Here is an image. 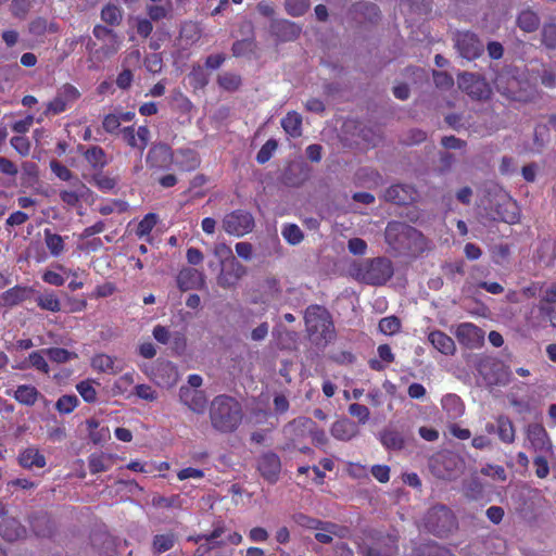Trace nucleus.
<instances>
[{
	"label": "nucleus",
	"mask_w": 556,
	"mask_h": 556,
	"mask_svg": "<svg viewBox=\"0 0 556 556\" xmlns=\"http://www.w3.org/2000/svg\"><path fill=\"white\" fill-rule=\"evenodd\" d=\"M212 428L222 434L236 432L243 420V409L238 400L230 395H217L208 408Z\"/></svg>",
	"instance_id": "obj_1"
},
{
	"label": "nucleus",
	"mask_w": 556,
	"mask_h": 556,
	"mask_svg": "<svg viewBox=\"0 0 556 556\" xmlns=\"http://www.w3.org/2000/svg\"><path fill=\"white\" fill-rule=\"evenodd\" d=\"M384 239L393 250L412 256H417L428 249V240L422 232L403 222H389Z\"/></svg>",
	"instance_id": "obj_2"
},
{
	"label": "nucleus",
	"mask_w": 556,
	"mask_h": 556,
	"mask_svg": "<svg viewBox=\"0 0 556 556\" xmlns=\"http://www.w3.org/2000/svg\"><path fill=\"white\" fill-rule=\"evenodd\" d=\"M306 331L309 336L331 342L336 338L334 325L328 309L318 304H312L304 314Z\"/></svg>",
	"instance_id": "obj_3"
},
{
	"label": "nucleus",
	"mask_w": 556,
	"mask_h": 556,
	"mask_svg": "<svg viewBox=\"0 0 556 556\" xmlns=\"http://www.w3.org/2000/svg\"><path fill=\"white\" fill-rule=\"evenodd\" d=\"M394 274L392 262L383 256L366 260L356 269V277L370 286H383Z\"/></svg>",
	"instance_id": "obj_4"
},
{
	"label": "nucleus",
	"mask_w": 556,
	"mask_h": 556,
	"mask_svg": "<svg viewBox=\"0 0 556 556\" xmlns=\"http://www.w3.org/2000/svg\"><path fill=\"white\" fill-rule=\"evenodd\" d=\"M426 529L433 535L447 536L458 527L454 513L445 505L432 506L426 514Z\"/></svg>",
	"instance_id": "obj_5"
},
{
	"label": "nucleus",
	"mask_w": 556,
	"mask_h": 556,
	"mask_svg": "<svg viewBox=\"0 0 556 556\" xmlns=\"http://www.w3.org/2000/svg\"><path fill=\"white\" fill-rule=\"evenodd\" d=\"M463 459L452 452H440L429 459L431 473L441 480H455L462 472Z\"/></svg>",
	"instance_id": "obj_6"
},
{
	"label": "nucleus",
	"mask_w": 556,
	"mask_h": 556,
	"mask_svg": "<svg viewBox=\"0 0 556 556\" xmlns=\"http://www.w3.org/2000/svg\"><path fill=\"white\" fill-rule=\"evenodd\" d=\"M254 218L243 210H236L223 218V229L231 236L242 237L253 230Z\"/></svg>",
	"instance_id": "obj_7"
},
{
	"label": "nucleus",
	"mask_w": 556,
	"mask_h": 556,
	"mask_svg": "<svg viewBox=\"0 0 556 556\" xmlns=\"http://www.w3.org/2000/svg\"><path fill=\"white\" fill-rule=\"evenodd\" d=\"M458 87L466 92L470 98L477 100L488 99L491 89L486 80L472 73H462L457 77Z\"/></svg>",
	"instance_id": "obj_8"
},
{
	"label": "nucleus",
	"mask_w": 556,
	"mask_h": 556,
	"mask_svg": "<svg viewBox=\"0 0 556 556\" xmlns=\"http://www.w3.org/2000/svg\"><path fill=\"white\" fill-rule=\"evenodd\" d=\"M230 255L222 261V269L217 277V283L222 288L228 289L235 287L245 275L247 268L233 256Z\"/></svg>",
	"instance_id": "obj_9"
},
{
	"label": "nucleus",
	"mask_w": 556,
	"mask_h": 556,
	"mask_svg": "<svg viewBox=\"0 0 556 556\" xmlns=\"http://www.w3.org/2000/svg\"><path fill=\"white\" fill-rule=\"evenodd\" d=\"M455 48L468 61L478 59L484 50L479 37L471 31H458L455 36Z\"/></svg>",
	"instance_id": "obj_10"
},
{
	"label": "nucleus",
	"mask_w": 556,
	"mask_h": 556,
	"mask_svg": "<svg viewBox=\"0 0 556 556\" xmlns=\"http://www.w3.org/2000/svg\"><path fill=\"white\" fill-rule=\"evenodd\" d=\"M79 98V90L71 84H65L59 89L56 96L47 104L46 114H61L71 108Z\"/></svg>",
	"instance_id": "obj_11"
},
{
	"label": "nucleus",
	"mask_w": 556,
	"mask_h": 556,
	"mask_svg": "<svg viewBox=\"0 0 556 556\" xmlns=\"http://www.w3.org/2000/svg\"><path fill=\"white\" fill-rule=\"evenodd\" d=\"M147 166L150 169L167 170L174 163V153L167 143L159 142L152 144L146 157Z\"/></svg>",
	"instance_id": "obj_12"
},
{
	"label": "nucleus",
	"mask_w": 556,
	"mask_h": 556,
	"mask_svg": "<svg viewBox=\"0 0 556 556\" xmlns=\"http://www.w3.org/2000/svg\"><path fill=\"white\" fill-rule=\"evenodd\" d=\"M289 428L294 431H302L303 434H308L312 443L316 447H325L329 443V438L324 429L319 428L311 418L299 417L289 422Z\"/></svg>",
	"instance_id": "obj_13"
},
{
	"label": "nucleus",
	"mask_w": 556,
	"mask_h": 556,
	"mask_svg": "<svg viewBox=\"0 0 556 556\" xmlns=\"http://www.w3.org/2000/svg\"><path fill=\"white\" fill-rule=\"evenodd\" d=\"M484 331L472 323L459 324L455 337L460 345L469 350L479 349L484 343Z\"/></svg>",
	"instance_id": "obj_14"
},
{
	"label": "nucleus",
	"mask_w": 556,
	"mask_h": 556,
	"mask_svg": "<svg viewBox=\"0 0 556 556\" xmlns=\"http://www.w3.org/2000/svg\"><path fill=\"white\" fill-rule=\"evenodd\" d=\"M153 381L162 388H170L178 381L179 374L175 364L167 359H157L152 367Z\"/></svg>",
	"instance_id": "obj_15"
},
{
	"label": "nucleus",
	"mask_w": 556,
	"mask_h": 556,
	"mask_svg": "<svg viewBox=\"0 0 556 556\" xmlns=\"http://www.w3.org/2000/svg\"><path fill=\"white\" fill-rule=\"evenodd\" d=\"M526 437L534 452L553 453V443L543 425L536 422L528 425Z\"/></svg>",
	"instance_id": "obj_16"
},
{
	"label": "nucleus",
	"mask_w": 556,
	"mask_h": 556,
	"mask_svg": "<svg viewBox=\"0 0 556 556\" xmlns=\"http://www.w3.org/2000/svg\"><path fill=\"white\" fill-rule=\"evenodd\" d=\"M417 190L412 185L396 184L389 187L384 192V199L396 205H407L416 201Z\"/></svg>",
	"instance_id": "obj_17"
},
{
	"label": "nucleus",
	"mask_w": 556,
	"mask_h": 556,
	"mask_svg": "<svg viewBox=\"0 0 556 556\" xmlns=\"http://www.w3.org/2000/svg\"><path fill=\"white\" fill-rule=\"evenodd\" d=\"M359 433L358 425L345 416L338 418L330 427L331 437L341 442L352 441Z\"/></svg>",
	"instance_id": "obj_18"
},
{
	"label": "nucleus",
	"mask_w": 556,
	"mask_h": 556,
	"mask_svg": "<svg viewBox=\"0 0 556 556\" xmlns=\"http://www.w3.org/2000/svg\"><path fill=\"white\" fill-rule=\"evenodd\" d=\"M179 399L193 413L202 414L206 409L207 399L202 390L182 386L179 389Z\"/></svg>",
	"instance_id": "obj_19"
},
{
	"label": "nucleus",
	"mask_w": 556,
	"mask_h": 556,
	"mask_svg": "<svg viewBox=\"0 0 556 556\" xmlns=\"http://www.w3.org/2000/svg\"><path fill=\"white\" fill-rule=\"evenodd\" d=\"M257 469L266 481L269 483L277 482L281 470V462L279 456L273 452L263 454L258 458Z\"/></svg>",
	"instance_id": "obj_20"
},
{
	"label": "nucleus",
	"mask_w": 556,
	"mask_h": 556,
	"mask_svg": "<svg viewBox=\"0 0 556 556\" xmlns=\"http://www.w3.org/2000/svg\"><path fill=\"white\" fill-rule=\"evenodd\" d=\"M34 289L28 286L15 285L0 293V307L11 308L30 299Z\"/></svg>",
	"instance_id": "obj_21"
},
{
	"label": "nucleus",
	"mask_w": 556,
	"mask_h": 556,
	"mask_svg": "<svg viewBox=\"0 0 556 556\" xmlns=\"http://www.w3.org/2000/svg\"><path fill=\"white\" fill-rule=\"evenodd\" d=\"M93 36L101 41H111V46H102L99 50L104 56L109 58L117 53L121 47V40L117 34L103 25H96L93 27Z\"/></svg>",
	"instance_id": "obj_22"
},
{
	"label": "nucleus",
	"mask_w": 556,
	"mask_h": 556,
	"mask_svg": "<svg viewBox=\"0 0 556 556\" xmlns=\"http://www.w3.org/2000/svg\"><path fill=\"white\" fill-rule=\"evenodd\" d=\"M60 31V26L55 22H49L43 16L33 18L27 25V33L36 39L37 42H43L45 36L49 34H56Z\"/></svg>",
	"instance_id": "obj_23"
},
{
	"label": "nucleus",
	"mask_w": 556,
	"mask_h": 556,
	"mask_svg": "<svg viewBox=\"0 0 556 556\" xmlns=\"http://www.w3.org/2000/svg\"><path fill=\"white\" fill-rule=\"evenodd\" d=\"M428 341L437 351L444 355H454L456 352L454 340L441 330L430 331L428 334Z\"/></svg>",
	"instance_id": "obj_24"
},
{
	"label": "nucleus",
	"mask_w": 556,
	"mask_h": 556,
	"mask_svg": "<svg viewBox=\"0 0 556 556\" xmlns=\"http://www.w3.org/2000/svg\"><path fill=\"white\" fill-rule=\"evenodd\" d=\"M540 314L543 318L549 320L551 325L556 328V290H547L538 305Z\"/></svg>",
	"instance_id": "obj_25"
},
{
	"label": "nucleus",
	"mask_w": 556,
	"mask_h": 556,
	"mask_svg": "<svg viewBox=\"0 0 556 556\" xmlns=\"http://www.w3.org/2000/svg\"><path fill=\"white\" fill-rule=\"evenodd\" d=\"M18 464L26 469L43 468L47 464L46 457L37 447L30 446L18 454Z\"/></svg>",
	"instance_id": "obj_26"
},
{
	"label": "nucleus",
	"mask_w": 556,
	"mask_h": 556,
	"mask_svg": "<svg viewBox=\"0 0 556 556\" xmlns=\"http://www.w3.org/2000/svg\"><path fill=\"white\" fill-rule=\"evenodd\" d=\"M136 61L138 62L140 60V52L138 50L131 51L122 63L123 70L117 75L115 84L116 86L122 90H128L134 81V73L130 68L126 67V65L129 63V61Z\"/></svg>",
	"instance_id": "obj_27"
},
{
	"label": "nucleus",
	"mask_w": 556,
	"mask_h": 556,
	"mask_svg": "<svg viewBox=\"0 0 556 556\" xmlns=\"http://www.w3.org/2000/svg\"><path fill=\"white\" fill-rule=\"evenodd\" d=\"M202 282V274L195 268L181 269L177 276V285L182 291L195 289Z\"/></svg>",
	"instance_id": "obj_28"
},
{
	"label": "nucleus",
	"mask_w": 556,
	"mask_h": 556,
	"mask_svg": "<svg viewBox=\"0 0 556 556\" xmlns=\"http://www.w3.org/2000/svg\"><path fill=\"white\" fill-rule=\"evenodd\" d=\"M177 540V534L173 531L155 534L151 544V552L153 556H159L167 551H170L175 546Z\"/></svg>",
	"instance_id": "obj_29"
},
{
	"label": "nucleus",
	"mask_w": 556,
	"mask_h": 556,
	"mask_svg": "<svg viewBox=\"0 0 556 556\" xmlns=\"http://www.w3.org/2000/svg\"><path fill=\"white\" fill-rule=\"evenodd\" d=\"M273 31L281 41H292L300 36L301 28L293 22L282 20L273 25Z\"/></svg>",
	"instance_id": "obj_30"
},
{
	"label": "nucleus",
	"mask_w": 556,
	"mask_h": 556,
	"mask_svg": "<svg viewBox=\"0 0 556 556\" xmlns=\"http://www.w3.org/2000/svg\"><path fill=\"white\" fill-rule=\"evenodd\" d=\"M496 86L498 91L511 101L528 102L530 100V94L526 89L519 88L520 83L516 78L508 79L507 88L501 87L500 84Z\"/></svg>",
	"instance_id": "obj_31"
},
{
	"label": "nucleus",
	"mask_w": 556,
	"mask_h": 556,
	"mask_svg": "<svg viewBox=\"0 0 556 556\" xmlns=\"http://www.w3.org/2000/svg\"><path fill=\"white\" fill-rule=\"evenodd\" d=\"M292 519L298 526H300L302 528H306V529L323 530V531L331 532V529L336 528V525L332 522H324L319 519L309 517L302 513L294 514L292 516Z\"/></svg>",
	"instance_id": "obj_32"
},
{
	"label": "nucleus",
	"mask_w": 556,
	"mask_h": 556,
	"mask_svg": "<svg viewBox=\"0 0 556 556\" xmlns=\"http://www.w3.org/2000/svg\"><path fill=\"white\" fill-rule=\"evenodd\" d=\"M441 405L446 412L448 418L456 419L464 414L465 406L462 399L453 393L444 395L441 400Z\"/></svg>",
	"instance_id": "obj_33"
},
{
	"label": "nucleus",
	"mask_w": 556,
	"mask_h": 556,
	"mask_svg": "<svg viewBox=\"0 0 556 556\" xmlns=\"http://www.w3.org/2000/svg\"><path fill=\"white\" fill-rule=\"evenodd\" d=\"M302 116L295 111L288 112L281 119V127L292 138L302 136Z\"/></svg>",
	"instance_id": "obj_34"
},
{
	"label": "nucleus",
	"mask_w": 556,
	"mask_h": 556,
	"mask_svg": "<svg viewBox=\"0 0 556 556\" xmlns=\"http://www.w3.org/2000/svg\"><path fill=\"white\" fill-rule=\"evenodd\" d=\"M25 533V528L16 519H8L0 525V534L9 542L23 538Z\"/></svg>",
	"instance_id": "obj_35"
},
{
	"label": "nucleus",
	"mask_w": 556,
	"mask_h": 556,
	"mask_svg": "<svg viewBox=\"0 0 556 556\" xmlns=\"http://www.w3.org/2000/svg\"><path fill=\"white\" fill-rule=\"evenodd\" d=\"M497 434L503 443L511 444L516 438V429L509 417L501 415L496 419Z\"/></svg>",
	"instance_id": "obj_36"
},
{
	"label": "nucleus",
	"mask_w": 556,
	"mask_h": 556,
	"mask_svg": "<svg viewBox=\"0 0 556 556\" xmlns=\"http://www.w3.org/2000/svg\"><path fill=\"white\" fill-rule=\"evenodd\" d=\"M517 25L526 33H533L540 26V17L532 10H523L517 16Z\"/></svg>",
	"instance_id": "obj_37"
},
{
	"label": "nucleus",
	"mask_w": 556,
	"mask_h": 556,
	"mask_svg": "<svg viewBox=\"0 0 556 556\" xmlns=\"http://www.w3.org/2000/svg\"><path fill=\"white\" fill-rule=\"evenodd\" d=\"M45 243L50 254L54 257L60 256L65 250V243L62 236L52 232L46 228L43 230Z\"/></svg>",
	"instance_id": "obj_38"
},
{
	"label": "nucleus",
	"mask_w": 556,
	"mask_h": 556,
	"mask_svg": "<svg viewBox=\"0 0 556 556\" xmlns=\"http://www.w3.org/2000/svg\"><path fill=\"white\" fill-rule=\"evenodd\" d=\"M38 396V390L34 386L29 384L18 386L14 392V399L18 403L27 406H33L37 402Z\"/></svg>",
	"instance_id": "obj_39"
},
{
	"label": "nucleus",
	"mask_w": 556,
	"mask_h": 556,
	"mask_svg": "<svg viewBox=\"0 0 556 556\" xmlns=\"http://www.w3.org/2000/svg\"><path fill=\"white\" fill-rule=\"evenodd\" d=\"M257 43L254 38H245L236 40L232 43L231 52L235 58L251 56L255 53Z\"/></svg>",
	"instance_id": "obj_40"
},
{
	"label": "nucleus",
	"mask_w": 556,
	"mask_h": 556,
	"mask_svg": "<svg viewBox=\"0 0 556 556\" xmlns=\"http://www.w3.org/2000/svg\"><path fill=\"white\" fill-rule=\"evenodd\" d=\"M380 441L388 450L400 451L405 445L404 437L396 430H384L380 435Z\"/></svg>",
	"instance_id": "obj_41"
},
{
	"label": "nucleus",
	"mask_w": 556,
	"mask_h": 556,
	"mask_svg": "<svg viewBox=\"0 0 556 556\" xmlns=\"http://www.w3.org/2000/svg\"><path fill=\"white\" fill-rule=\"evenodd\" d=\"M463 492L470 500H479L483 496L484 485L479 477L472 476L464 481Z\"/></svg>",
	"instance_id": "obj_42"
},
{
	"label": "nucleus",
	"mask_w": 556,
	"mask_h": 556,
	"mask_svg": "<svg viewBox=\"0 0 556 556\" xmlns=\"http://www.w3.org/2000/svg\"><path fill=\"white\" fill-rule=\"evenodd\" d=\"M84 157L93 168H103L108 164L106 154L99 146L88 148Z\"/></svg>",
	"instance_id": "obj_43"
},
{
	"label": "nucleus",
	"mask_w": 556,
	"mask_h": 556,
	"mask_svg": "<svg viewBox=\"0 0 556 556\" xmlns=\"http://www.w3.org/2000/svg\"><path fill=\"white\" fill-rule=\"evenodd\" d=\"M226 532V527L223 522H217L214 525L213 530L210 533H205V542L207 546L205 551L215 549L226 545L224 540H218Z\"/></svg>",
	"instance_id": "obj_44"
},
{
	"label": "nucleus",
	"mask_w": 556,
	"mask_h": 556,
	"mask_svg": "<svg viewBox=\"0 0 556 556\" xmlns=\"http://www.w3.org/2000/svg\"><path fill=\"white\" fill-rule=\"evenodd\" d=\"M114 357L104 353L93 355L90 362L91 367L99 372L114 374Z\"/></svg>",
	"instance_id": "obj_45"
},
{
	"label": "nucleus",
	"mask_w": 556,
	"mask_h": 556,
	"mask_svg": "<svg viewBox=\"0 0 556 556\" xmlns=\"http://www.w3.org/2000/svg\"><path fill=\"white\" fill-rule=\"evenodd\" d=\"M202 29L195 22H186L180 28V38L189 45H193L200 40Z\"/></svg>",
	"instance_id": "obj_46"
},
{
	"label": "nucleus",
	"mask_w": 556,
	"mask_h": 556,
	"mask_svg": "<svg viewBox=\"0 0 556 556\" xmlns=\"http://www.w3.org/2000/svg\"><path fill=\"white\" fill-rule=\"evenodd\" d=\"M87 429L89 432V439L94 443L99 444L106 440L110 435L109 428H101L99 429L100 422L94 419L90 418L86 420Z\"/></svg>",
	"instance_id": "obj_47"
},
{
	"label": "nucleus",
	"mask_w": 556,
	"mask_h": 556,
	"mask_svg": "<svg viewBox=\"0 0 556 556\" xmlns=\"http://www.w3.org/2000/svg\"><path fill=\"white\" fill-rule=\"evenodd\" d=\"M37 305L45 311L58 313L61 311V302L53 291L40 294L36 299Z\"/></svg>",
	"instance_id": "obj_48"
},
{
	"label": "nucleus",
	"mask_w": 556,
	"mask_h": 556,
	"mask_svg": "<svg viewBox=\"0 0 556 556\" xmlns=\"http://www.w3.org/2000/svg\"><path fill=\"white\" fill-rule=\"evenodd\" d=\"M217 83L222 89L235 92L241 87L242 78L238 74L226 72L218 76Z\"/></svg>",
	"instance_id": "obj_49"
},
{
	"label": "nucleus",
	"mask_w": 556,
	"mask_h": 556,
	"mask_svg": "<svg viewBox=\"0 0 556 556\" xmlns=\"http://www.w3.org/2000/svg\"><path fill=\"white\" fill-rule=\"evenodd\" d=\"M159 217L155 213H148L138 223L136 228V235L139 238L149 237L153 228L156 226Z\"/></svg>",
	"instance_id": "obj_50"
},
{
	"label": "nucleus",
	"mask_w": 556,
	"mask_h": 556,
	"mask_svg": "<svg viewBox=\"0 0 556 556\" xmlns=\"http://www.w3.org/2000/svg\"><path fill=\"white\" fill-rule=\"evenodd\" d=\"M101 18L111 26H117L122 22L123 14L118 7L106 4L101 10Z\"/></svg>",
	"instance_id": "obj_51"
},
{
	"label": "nucleus",
	"mask_w": 556,
	"mask_h": 556,
	"mask_svg": "<svg viewBox=\"0 0 556 556\" xmlns=\"http://www.w3.org/2000/svg\"><path fill=\"white\" fill-rule=\"evenodd\" d=\"M45 354L49 357L50 361L58 364L67 363L68 361L77 357L76 353L70 352L63 348L45 349Z\"/></svg>",
	"instance_id": "obj_52"
},
{
	"label": "nucleus",
	"mask_w": 556,
	"mask_h": 556,
	"mask_svg": "<svg viewBox=\"0 0 556 556\" xmlns=\"http://www.w3.org/2000/svg\"><path fill=\"white\" fill-rule=\"evenodd\" d=\"M31 527L37 536L48 538L53 534L52 522L46 516L36 517L31 522Z\"/></svg>",
	"instance_id": "obj_53"
},
{
	"label": "nucleus",
	"mask_w": 556,
	"mask_h": 556,
	"mask_svg": "<svg viewBox=\"0 0 556 556\" xmlns=\"http://www.w3.org/2000/svg\"><path fill=\"white\" fill-rule=\"evenodd\" d=\"M79 400L75 394H64L55 403V409L60 414H71L78 406Z\"/></svg>",
	"instance_id": "obj_54"
},
{
	"label": "nucleus",
	"mask_w": 556,
	"mask_h": 556,
	"mask_svg": "<svg viewBox=\"0 0 556 556\" xmlns=\"http://www.w3.org/2000/svg\"><path fill=\"white\" fill-rule=\"evenodd\" d=\"M542 45L548 50H556V24L545 23L541 31Z\"/></svg>",
	"instance_id": "obj_55"
},
{
	"label": "nucleus",
	"mask_w": 556,
	"mask_h": 556,
	"mask_svg": "<svg viewBox=\"0 0 556 556\" xmlns=\"http://www.w3.org/2000/svg\"><path fill=\"white\" fill-rule=\"evenodd\" d=\"M286 12L294 17L304 15L309 9V0H286Z\"/></svg>",
	"instance_id": "obj_56"
},
{
	"label": "nucleus",
	"mask_w": 556,
	"mask_h": 556,
	"mask_svg": "<svg viewBox=\"0 0 556 556\" xmlns=\"http://www.w3.org/2000/svg\"><path fill=\"white\" fill-rule=\"evenodd\" d=\"M378 328L386 336H393L401 329V320L396 316H388L380 319Z\"/></svg>",
	"instance_id": "obj_57"
},
{
	"label": "nucleus",
	"mask_w": 556,
	"mask_h": 556,
	"mask_svg": "<svg viewBox=\"0 0 556 556\" xmlns=\"http://www.w3.org/2000/svg\"><path fill=\"white\" fill-rule=\"evenodd\" d=\"M281 233L285 240L292 245L299 244L304 238L301 228L295 224L285 225Z\"/></svg>",
	"instance_id": "obj_58"
},
{
	"label": "nucleus",
	"mask_w": 556,
	"mask_h": 556,
	"mask_svg": "<svg viewBox=\"0 0 556 556\" xmlns=\"http://www.w3.org/2000/svg\"><path fill=\"white\" fill-rule=\"evenodd\" d=\"M92 182L100 191L110 192L117 186V178L98 173L92 176Z\"/></svg>",
	"instance_id": "obj_59"
},
{
	"label": "nucleus",
	"mask_w": 556,
	"mask_h": 556,
	"mask_svg": "<svg viewBox=\"0 0 556 556\" xmlns=\"http://www.w3.org/2000/svg\"><path fill=\"white\" fill-rule=\"evenodd\" d=\"M45 350L34 351L28 355V366L37 369L42 374H49L50 367L43 356Z\"/></svg>",
	"instance_id": "obj_60"
},
{
	"label": "nucleus",
	"mask_w": 556,
	"mask_h": 556,
	"mask_svg": "<svg viewBox=\"0 0 556 556\" xmlns=\"http://www.w3.org/2000/svg\"><path fill=\"white\" fill-rule=\"evenodd\" d=\"M76 390L86 403H94L97 401V390L90 380H83L76 384Z\"/></svg>",
	"instance_id": "obj_61"
},
{
	"label": "nucleus",
	"mask_w": 556,
	"mask_h": 556,
	"mask_svg": "<svg viewBox=\"0 0 556 556\" xmlns=\"http://www.w3.org/2000/svg\"><path fill=\"white\" fill-rule=\"evenodd\" d=\"M179 153L184 156L182 167L185 170H194L200 166L201 160L198 152L191 149H182Z\"/></svg>",
	"instance_id": "obj_62"
},
{
	"label": "nucleus",
	"mask_w": 556,
	"mask_h": 556,
	"mask_svg": "<svg viewBox=\"0 0 556 556\" xmlns=\"http://www.w3.org/2000/svg\"><path fill=\"white\" fill-rule=\"evenodd\" d=\"M349 414L356 418L358 424L365 425L370 418V410L366 405L352 403L348 408Z\"/></svg>",
	"instance_id": "obj_63"
},
{
	"label": "nucleus",
	"mask_w": 556,
	"mask_h": 556,
	"mask_svg": "<svg viewBox=\"0 0 556 556\" xmlns=\"http://www.w3.org/2000/svg\"><path fill=\"white\" fill-rule=\"evenodd\" d=\"M278 147V143L275 139H269L267 140L263 146L262 148L258 150L257 154H256V161L257 163L260 164H265L266 162H268L274 152L276 151Z\"/></svg>",
	"instance_id": "obj_64"
}]
</instances>
